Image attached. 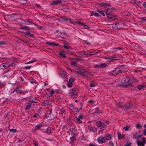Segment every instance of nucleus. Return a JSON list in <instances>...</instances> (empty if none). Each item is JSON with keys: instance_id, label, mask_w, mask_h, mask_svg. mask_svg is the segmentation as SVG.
<instances>
[{"instance_id": "obj_1", "label": "nucleus", "mask_w": 146, "mask_h": 146, "mask_svg": "<svg viewBox=\"0 0 146 146\" xmlns=\"http://www.w3.org/2000/svg\"><path fill=\"white\" fill-rule=\"evenodd\" d=\"M121 81L120 85L124 86L131 85L133 83V81L130 80L129 78L122 79Z\"/></svg>"}, {"instance_id": "obj_2", "label": "nucleus", "mask_w": 146, "mask_h": 146, "mask_svg": "<svg viewBox=\"0 0 146 146\" xmlns=\"http://www.w3.org/2000/svg\"><path fill=\"white\" fill-rule=\"evenodd\" d=\"M78 93V90L77 89H71L70 90L69 92L70 96L71 97V98L77 97Z\"/></svg>"}, {"instance_id": "obj_3", "label": "nucleus", "mask_w": 146, "mask_h": 146, "mask_svg": "<svg viewBox=\"0 0 146 146\" xmlns=\"http://www.w3.org/2000/svg\"><path fill=\"white\" fill-rule=\"evenodd\" d=\"M96 124L97 127L100 129L105 128L106 126H107L106 125H105L104 122L100 121H96Z\"/></svg>"}, {"instance_id": "obj_4", "label": "nucleus", "mask_w": 146, "mask_h": 146, "mask_svg": "<svg viewBox=\"0 0 146 146\" xmlns=\"http://www.w3.org/2000/svg\"><path fill=\"white\" fill-rule=\"evenodd\" d=\"M57 113L59 114L60 116H64L66 115L67 114V112L64 109H61L58 110L57 111Z\"/></svg>"}, {"instance_id": "obj_5", "label": "nucleus", "mask_w": 146, "mask_h": 146, "mask_svg": "<svg viewBox=\"0 0 146 146\" xmlns=\"http://www.w3.org/2000/svg\"><path fill=\"white\" fill-rule=\"evenodd\" d=\"M122 71L119 68H115L110 73V74L112 75H116L118 74L122 73Z\"/></svg>"}, {"instance_id": "obj_6", "label": "nucleus", "mask_w": 146, "mask_h": 146, "mask_svg": "<svg viewBox=\"0 0 146 146\" xmlns=\"http://www.w3.org/2000/svg\"><path fill=\"white\" fill-rule=\"evenodd\" d=\"M124 24L121 23H118L113 24V26L117 29H121L123 28L124 26Z\"/></svg>"}, {"instance_id": "obj_7", "label": "nucleus", "mask_w": 146, "mask_h": 146, "mask_svg": "<svg viewBox=\"0 0 146 146\" xmlns=\"http://www.w3.org/2000/svg\"><path fill=\"white\" fill-rule=\"evenodd\" d=\"M114 9L113 8H108L107 9H105L104 11L107 16L111 14V13L113 11Z\"/></svg>"}, {"instance_id": "obj_8", "label": "nucleus", "mask_w": 146, "mask_h": 146, "mask_svg": "<svg viewBox=\"0 0 146 146\" xmlns=\"http://www.w3.org/2000/svg\"><path fill=\"white\" fill-rule=\"evenodd\" d=\"M75 78H71L69 80V81L67 84V86L69 87H71L72 86L74 82Z\"/></svg>"}, {"instance_id": "obj_9", "label": "nucleus", "mask_w": 146, "mask_h": 146, "mask_svg": "<svg viewBox=\"0 0 146 146\" xmlns=\"http://www.w3.org/2000/svg\"><path fill=\"white\" fill-rule=\"evenodd\" d=\"M79 73L81 74L83 76H86L88 74V72L85 70L80 69L79 71Z\"/></svg>"}, {"instance_id": "obj_10", "label": "nucleus", "mask_w": 146, "mask_h": 146, "mask_svg": "<svg viewBox=\"0 0 146 146\" xmlns=\"http://www.w3.org/2000/svg\"><path fill=\"white\" fill-rule=\"evenodd\" d=\"M133 106V105L130 103H127L125 105V109L124 110L127 111V110L130 109L132 108Z\"/></svg>"}, {"instance_id": "obj_11", "label": "nucleus", "mask_w": 146, "mask_h": 146, "mask_svg": "<svg viewBox=\"0 0 146 146\" xmlns=\"http://www.w3.org/2000/svg\"><path fill=\"white\" fill-rule=\"evenodd\" d=\"M62 1L61 0L59 1H52L50 3L51 5H57L60 4L62 3Z\"/></svg>"}, {"instance_id": "obj_12", "label": "nucleus", "mask_w": 146, "mask_h": 146, "mask_svg": "<svg viewBox=\"0 0 146 146\" xmlns=\"http://www.w3.org/2000/svg\"><path fill=\"white\" fill-rule=\"evenodd\" d=\"M63 19L65 21L71 23H75V22L72 19H70L67 18H63Z\"/></svg>"}, {"instance_id": "obj_13", "label": "nucleus", "mask_w": 146, "mask_h": 146, "mask_svg": "<svg viewBox=\"0 0 146 146\" xmlns=\"http://www.w3.org/2000/svg\"><path fill=\"white\" fill-rule=\"evenodd\" d=\"M98 140L99 143H102L105 141V138L102 137H99L98 139Z\"/></svg>"}, {"instance_id": "obj_14", "label": "nucleus", "mask_w": 146, "mask_h": 146, "mask_svg": "<svg viewBox=\"0 0 146 146\" xmlns=\"http://www.w3.org/2000/svg\"><path fill=\"white\" fill-rule=\"evenodd\" d=\"M107 16L110 21H112L116 19L115 17V16L113 15L112 14L110 15H108Z\"/></svg>"}, {"instance_id": "obj_15", "label": "nucleus", "mask_w": 146, "mask_h": 146, "mask_svg": "<svg viewBox=\"0 0 146 146\" xmlns=\"http://www.w3.org/2000/svg\"><path fill=\"white\" fill-rule=\"evenodd\" d=\"M88 130L94 132H96L97 131V128L94 127H88Z\"/></svg>"}, {"instance_id": "obj_16", "label": "nucleus", "mask_w": 146, "mask_h": 146, "mask_svg": "<svg viewBox=\"0 0 146 146\" xmlns=\"http://www.w3.org/2000/svg\"><path fill=\"white\" fill-rule=\"evenodd\" d=\"M116 106L118 108H122L125 107V104L121 102L116 104Z\"/></svg>"}, {"instance_id": "obj_17", "label": "nucleus", "mask_w": 146, "mask_h": 146, "mask_svg": "<svg viewBox=\"0 0 146 146\" xmlns=\"http://www.w3.org/2000/svg\"><path fill=\"white\" fill-rule=\"evenodd\" d=\"M9 64L7 63H3L1 66L2 69L7 68L9 67Z\"/></svg>"}, {"instance_id": "obj_18", "label": "nucleus", "mask_w": 146, "mask_h": 146, "mask_svg": "<svg viewBox=\"0 0 146 146\" xmlns=\"http://www.w3.org/2000/svg\"><path fill=\"white\" fill-rule=\"evenodd\" d=\"M77 61H71L70 63V65L71 66L74 67L75 68H76V69H78V67L77 66V63L76 62Z\"/></svg>"}, {"instance_id": "obj_19", "label": "nucleus", "mask_w": 146, "mask_h": 146, "mask_svg": "<svg viewBox=\"0 0 146 146\" xmlns=\"http://www.w3.org/2000/svg\"><path fill=\"white\" fill-rule=\"evenodd\" d=\"M46 44L49 46H57L59 45L58 44H56L54 42H46Z\"/></svg>"}, {"instance_id": "obj_20", "label": "nucleus", "mask_w": 146, "mask_h": 146, "mask_svg": "<svg viewBox=\"0 0 146 146\" xmlns=\"http://www.w3.org/2000/svg\"><path fill=\"white\" fill-rule=\"evenodd\" d=\"M138 133H136L134 134L133 135V138L135 139H139L140 138L141 136L140 135H138Z\"/></svg>"}, {"instance_id": "obj_21", "label": "nucleus", "mask_w": 146, "mask_h": 146, "mask_svg": "<svg viewBox=\"0 0 146 146\" xmlns=\"http://www.w3.org/2000/svg\"><path fill=\"white\" fill-rule=\"evenodd\" d=\"M137 143L138 146H144L145 144V143L139 140H138L137 141Z\"/></svg>"}, {"instance_id": "obj_22", "label": "nucleus", "mask_w": 146, "mask_h": 146, "mask_svg": "<svg viewBox=\"0 0 146 146\" xmlns=\"http://www.w3.org/2000/svg\"><path fill=\"white\" fill-rule=\"evenodd\" d=\"M50 103V101L49 100H46L44 102L42 103V105L43 106H46L49 104Z\"/></svg>"}, {"instance_id": "obj_23", "label": "nucleus", "mask_w": 146, "mask_h": 146, "mask_svg": "<svg viewBox=\"0 0 146 146\" xmlns=\"http://www.w3.org/2000/svg\"><path fill=\"white\" fill-rule=\"evenodd\" d=\"M21 32L30 36L33 37L34 36V35L33 34L30 33V32L28 31H27L26 33L23 32Z\"/></svg>"}, {"instance_id": "obj_24", "label": "nucleus", "mask_w": 146, "mask_h": 146, "mask_svg": "<svg viewBox=\"0 0 146 146\" xmlns=\"http://www.w3.org/2000/svg\"><path fill=\"white\" fill-rule=\"evenodd\" d=\"M60 74L61 76L65 77L66 75V72L65 71H63L62 70L60 71Z\"/></svg>"}, {"instance_id": "obj_25", "label": "nucleus", "mask_w": 146, "mask_h": 146, "mask_svg": "<svg viewBox=\"0 0 146 146\" xmlns=\"http://www.w3.org/2000/svg\"><path fill=\"white\" fill-rule=\"evenodd\" d=\"M42 126V125L40 124L39 125H36L35 127V129L34 130V131H35L38 130Z\"/></svg>"}, {"instance_id": "obj_26", "label": "nucleus", "mask_w": 146, "mask_h": 146, "mask_svg": "<svg viewBox=\"0 0 146 146\" xmlns=\"http://www.w3.org/2000/svg\"><path fill=\"white\" fill-rule=\"evenodd\" d=\"M100 4L101 6L105 7H106L107 6H109L110 5V4L104 3H100Z\"/></svg>"}, {"instance_id": "obj_27", "label": "nucleus", "mask_w": 146, "mask_h": 146, "mask_svg": "<svg viewBox=\"0 0 146 146\" xmlns=\"http://www.w3.org/2000/svg\"><path fill=\"white\" fill-rule=\"evenodd\" d=\"M118 137L119 139H120L123 138V135L120 133H118L117 134Z\"/></svg>"}, {"instance_id": "obj_28", "label": "nucleus", "mask_w": 146, "mask_h": 146, "mask_svg": "<svg viewBox=\"0 0 146 146\" xmlns=\"http://www.w3.org/2000/svg\"><path fill=\"white\" fill-rule=\"evenodd\" d=\"M144 86H145L143 85H140L138 86H137V88L139 90H140L144 88Z\"/></svg>"}, {"instance_id": "obj_29", "label": "nucleus", "mask_w": 146, "mask_h": 146, "mask_svg": "<svg viewBox=\"0 0 146 146\" xmlns=\"http://www.w3.org/2000/svg\"><path fill=\"white\" fill-rule=\"evenodd\" d=\"M60 55L62 57L64 58H66V56L63 52H59Z\"/></svg>"}, {"instance_id": "obj_30", "label": "nucleus", "mask_w": 146, "mask_h": 146, "mask_svg": "<svg viewBox=\"0 0 146 146\" xmlns=\"http://www.w3.org/2000/svg\"><path fill=\"white\" fill-rule=\"evenodd\" d=\"M83 27H84V28L87 29H89L91 28L89 25H86L85 23L84 24Z\"/></svg>"}, {"instance_id": "obj_31", "label": "nucleus", "mask_w": 146, "mask_h": 146, "mask_svg": "<svg viewBox=\"0 0 146 146\" xmlns=\"http://www.w3.org/2000/svg\"><path fill=\"white\" fill-rule=\"evenodd\" d=\"M100 67H102L103 68H104L107 66V64L105 63L100 64Z\"/></svg>"}, {"instance_id": "obj_32", "label": "nucleus", "mask_w": 146, "mask_h": 146, "mask_svg": "<svg viewBox=\"0 0 146 146\" xmlns=\"http://www.w3.org/2000/svg\"><path fill=\"white\" fill-rule=\"evenodd\" d=\"M20 29H27L28 30H29L30 29L29 27L26 26L20 27Z\"/></svg>"}, {"instance_id": "obj_33", "label": "nucleus", "mask_w": 146, "mask_h": 146, "mask_svg": "<svg viewBox=\"0 0 146 146\" xmlns=\"http://www.w3.org/2000/svg\"><path fill=\"white\" fill-rule=\"evenodd\" d=\"M111 138V136L109 134H107L106 135V139L109 140Z\"/></svg>"}, {"instance_id": "obj_34", "label": "nucleus", "mask_w": 146, "mask_h": 146, "mask_svg": "<svg viewBox=\"0 0 146 146\" xmlns=\"http://www.w3.org/2000/svg\"><path fill=\"white\" fill-rule=\"evenodd\" d=\"M97 11L101 15H103V16H105V15L104 14V12L103 11H101L99 10H97Z\"/></svg>"}, {"instance_id": "obj_35", "label": "nucleus", "mask_w": 146, "mask_h": 146, "mask_svg": "<svg viewBox=\"0 0 146 146\" xmlns=\"http://www.w3.org/2000/svg\"><path fill=\"white\" fill-rule=\"evenodd\" d=\"M140 19L141 20V22L144 23L145 21H146V17L140 18Z\"/></svg>"}, {"instance_id": "obj_36", "label": "nucleus", "mask_w": 146, "mask_h": 146, "mask_svg": "<svg viewBox=\"0 0 146 146\" xmlns=\"http://www.w3.org/2000/svg\"><path fill=\"white\" fill-rule=\"evenodd\" d=\"M70 139L71 141L70 142V143H73V141L75 140V137H71L70 138Z\"/></svg>"}, {"instance_id": "obj_37", "label": "nucleus", "mask_w": 146, "mask_h": 146, "mask_svg": "<svg viewBox=\"0 0 146 146\" xmlns=\"http://www.w3.org/2000/svg\"><path fill=\"white\" fill-rule=\"evenodd\" d=\"M130 128V127L129 126H126L124 127L123 129H124L125 131H128L129 130V129Z\"/></svg>"}, {"instance_id": "obj_38", "label": "nucleus", "mask_w": 146, "mask_h": 146, "mask_svg": "<svg viewBox=\"0 0 146 146\" xmlns=\"http://www.w3.org/2000/svg\"><path fill=\"white\" fill-rule=\"evenodd\" d=\"M76 122L78 123H82V121H81V120H80V119H78V118H76Z\"/></svg>"}, {"instance_id": "obj_39", "label": "nucleus", "mask_w": 146, "mask_h": 146, "mask_svg": "<svg viewBox=\"0 0 146 146\" xmlns=\"http://www.w3.org/2000/svg\"><path fill=\"white\" fill-rule=\"evenodd\" d=\"M93 15H94L96 17H98L99 15L98 13H93L91 14L90 16H92Z\"/></svg>"}, {"instance_id": "obj_40", "label": "nucleus", "mask_w": 146, "mask_h": 146, "mask_svg": "<svg viewBox=\"0 0 146 146\" xmlns=\"http://www.w3.org/2000/svg\"><path fill=\"white\" fill-rule=\"evenodd\" d=\"M46 131L47 133L48 134H50L52 131L50 128H48Z\"/></svg>"}, {"instance_id": "obj_41", "label": "nucleus", "mask_w": 146, "mask_h": 146, "mask_svg": "<svg viewBox=\"0 0 146 146\" xmlns=\"http://www.w3.org/2000/svg\"><path fill=\"white\" fill-rule=\"evenodd\" d=\"M31 105L30 104H28V105L26 107V109L27 110H29L31 107Z\"/></svg>"}, {"instance_id": "obj_42", "label": "nucleus", "mask_w": 146, "mask_h": 146, "mask_svg": "<svg viewBox=\"0 0 146 146\" xmlns=\"http://www.w3.org/2000/svg\"><path fill=\"white\" fill-rule=\"evenodd\" d=\"M17 131L16 129H11L9 130V131L11 132H16Z\"/></svg>"}, {"instance_id": "obj_43", "label": "nucleus", "mask_w": 146, "mask_h": 146, "mask_svg": "<svg viewBox=\"0 0 146 146\" xmlns=\"http://www.w3.org/2000/svg\"><path fill=\"white\" fill-rule=\"evenodd\" d=\"M76 23H77L79 24L80 25H82L83 26L84 25V23L83 22H80V21H76Z\"/></svg>"}, {"instance_id": "obj_44", "label": "nucleus", "mask_w": 146, "mask_h": 146, "mask_svg": "<svg viewBox=\"0 0 146 146\" xmlns=\"http://www.w3.org/2000/svg\"><path fill=\"white\" fill-rule=\"evenodd\" d=\"M82 52H83L84 54L91 55V54H89V53H88L89 51H82ZM93 54H91V55H93Z\"/></svg>"}, {"instance_id": "obj_45", "label": "nucleus", "mask_w": 146, "mask_h": 146, "mask_svg": "<svg viewBox=\"0 0 146 146\" xmlns=\"http://www.w3.org/2000/svg\"><path fill=\"white\" fill-rule=\"evenodd\" d=\"M35 25L36 26L37 28L40 30H41L43 28V27L42 26H39L37 24H35Z\"/></svg>"}, {"instance_id": "obj_46", "label": "nucleus", "mask_w": 146, "mask_h": 146, "mask_svg": "<svg viewBox=\"0 0 146 146\" xmlns=\"http://www.w3.org/2000/svg\"><path fill=\"white\" fill-rule=\"evenodd\" d=\"M70 60H71V61H77L78 60L77 59H75L73 58H71Z\"/></svg>"}, {"instance_id": "obj_47", "label": "nucleus", "mask_w": 146, "mask_h": 146, "mask_svg": "<svg viewBox=\"0 0 146 146\" xmlns=\"http://www.w3.org/2000/svg\"><path fill=\"white\" fill-rule=\"evenodd\" d=\"M36 60H35L33 61H31L28 62L26 63V64H30L31 63H33V62H35L36 61Z\"/></svg>"}, {"instance_id": "obj_48", "label": "nucleus", "mask_w": 146, "mask_h": 146, "mask_svg": "<svg viewBox=\"0 0 146 146\" xmlns=\"http://www.w3.org/2000/svg\"><path fill=\"white\" fill-rule=\"evenodd\" d=\"M136 128H139L141 127V124L140 123H139L136 125Z\"/></svg>"}, {"instance_id": "obj_49", "label": "nucleus", "mask_w": 146, "mask_h": 146, "mask_svg": "<svg viewBox=\"0 0 146 146\" xmlns=\"http://www.w3.org/2000/svg\"><path fill=\"white\" fill-rule=\"evenodd\" d=\"M132 143L131 142L129 143H127V144L125 145L124 146H131Z\"/></svg>"}, {"instance_id": "obj_50", "label": "nucleus", "mask_w": 146, "mask_h": 146, "mask_svg": "<svg viewBox=\"0 0 146 146\" xmlns=\"http://www.w3.org/2000/svg\"><path fill=\"white\" fill-rule=\"evenodd\" d=\"M109 145L110 146H113V143L112 142L110 141L109 143Z\"/></svg>"}, {"instance_id": "obj_51", "label": "nucleus", "mask_w": 146, "mask_h": 146, "mask_svg": "<svg viewBox=\"0 0 146 146\" xmlns=\"http://www.w3.org/2000/svg\"><path fill=\"white\" fill-rule=\"evenodd\" d=\"M133 3H135L137 4V3L139 4H141V2H136L135 0H133V1L132 2Z\"/></svg>"}, {"instance_id": "obj_52", "label": "nucleus", "mask_w": 146, "mask_h": 146, "mask_svg": "<svg viewBox=\"0 0 146 146\" xmlns=\"http://www.w3.org/2000/svg\"><path fill=\"white\" fill-rule=\"evenodd\" d=\"M84 42L86 43V44L88 45H90V43L88 41L86 40H84Z\"/></svg>"}, {"instance_id": "obj_53", "label": "nucleus", "mask_w": 146, "mask_h": 146, "mask_svg": "<svg viewBox=\"0 0 146 146\" xmlns=\"http://www.w3.org/2000/svg\"><path fill=\"white\" fill-rule=\"evenodd\" d=\"M142 142L145 143V144L146 142V138L145 137H143L142 139Z\"/></svg>"}, {"instance_id": "obj_54", "label": "nucleus", "mask_w": 146, "mask_h": 146, "mask_svg": "<svg viewBox=\"0 0 146 146\" xmlns=\"http://www.w3.org/2000/svg\"><path fill=\"white\" fill-rule=\"evenodd\" d=\"M33 98H31L30 99V101L32 103H35V102L33 100Z\"/></svg>"}, {"instance_id": "obj_55", "label": "nucleus", "mask_w": 146, "mask_h": 146, "mask_svg": "<svg viewBox=\"0 0 146 146\" xmlns=\"http://www.w3.org/2000/svg\"><path fill=\"white\" fill-rule=\"evenodd\" d=\"M32 22L31 20H29L27 21V24L28 25L31 24Z\"/></svg>"}, {"instance_id": "obj_56", "label": "nucleus", "mask_w": 146, "mask_h": 146, "mask_svg": "<svg viewBox=\"0 0 146 146\" xmlns=\"http://www.w3.org/2000/svg\"><path fill=\"white\" fill-rule=\"evenodd\" d=\"M22 1L23 4H25L27 2V0H21Z\"/></svg>"}, {"instance_id": "obj_57", "label": "nucleus", "mask_w": 146, "mask_h": 146, "mask_svg": "<svg viewBox=\"0 0 146 146\" xmlns=\"http://www.w3.org/2000/svg\"><path fill=\"white\" fill-rule=\"evenodd\" d=\"M143 5L146 9V2H144L143 3Z\"/></svg>"}, {"instance_id": "obj_58", "label": "nucleus", "mask_w": 146, "mask_h": 146, "mask_svg": "<svg viewBox=\"0 0 146 146\" xmlns=\"http://www.w3.org/2000/svg\"><path fill=\"white\" fill-rule=\"evenodd\" d=\"M35 5L36 7L38 8H40L41 7L40 5L38 4H35Z\"/></svg>"}, {"instance_id": "obj_59", "label": "nucleus", "mask_w": 146, "mask_h": 146, "mask_svg": "<svg viewBox=\"0 0 146 146\" xmlns=\"http://www.w3.org/2000/svg\"><path fill=\"white\" fill-rule=\"evenodd\" d=\"M83 118V116L82 115H80L79 116L78 118H78V119H82Z\"/></svg>"}, {"instance_id": "obj_60", "label": "nucleus", "mask_w": 146, "mask_h": 146, "mask_svg": "<svg viewBox=\"0 0 146 146\" xmlns=\"http://www.w3.org/2000/svg\"><path fill=\"white\" fill-rule=\"evenodd\" d=\"M90 86L91 87H95V85L94 84L91 83V84H90Z\"/></svg>"}, {"instance_id": "obj_61", "label": "nucleus", "mask_w": 146, "mask_h": 146, "mask_svg": "<svg viewBox=\"0 0 146 146\" xmlns=\"http://www.w3.org/2000/svg\"><path fill=\"white\" fill-rule=\"evenodd\" d=\"M143 133L144 135H146V129L144 130Z\"/></svg>"}, {"instance_id": "obj_62", "label": "nucleus", "mask_w": 146, "mask_h": 146, "mask_svg": "<svg viewBox=\"0 0 146 146\" xmlns=\"http://www.w3.org/2000/svg\"><path fill=\"white\" fill-rule=\"evenodd\" d=\"M64 48H65L67 49H69V48H68V47L65 45H64Z\"/></svg>"}, {"instance_id": "obj_63", "label": "nucleus", "mask_w": 146, "mask_h": 146, "mask_svg": "<svg viewBox=\"0 0 146 146\" xmlns=\"http://www.w3.org/2000/svg\"><path fill=\"white\" fill-rule=\"evenodd\" d=\"M34 145L36 146H38V143L36 142H35L33 143Z\"/></svg>"}, {"instance_id": "obj_64", "label": "nucleus", "mask_w": 146, "mask_h": 146, "mask_svg": "<svg viewBox=\"0 0 146 146\" xmlns=\"http://www.w3.org/2000/svg\"><path fill=\"white\" fill-rule=\"evenodd\" d=\"M94 67L96 68L100 67V65H95Z\"/></svg>"}]
</instances>
